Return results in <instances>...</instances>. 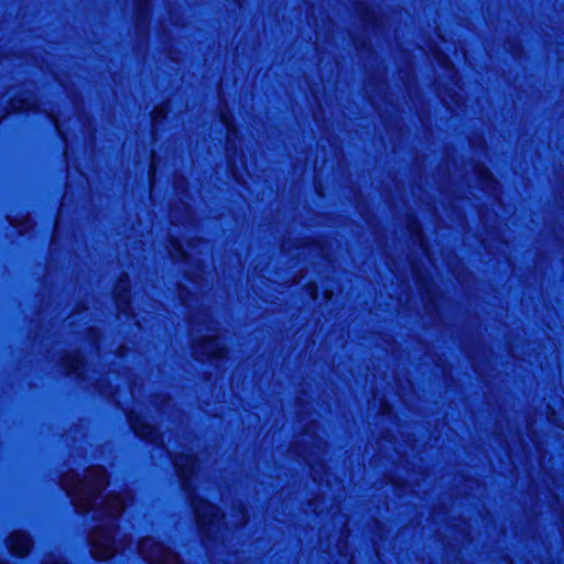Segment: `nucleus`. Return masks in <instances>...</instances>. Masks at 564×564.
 I'll return each instance as SVG.
<instances>
[{"label":"nucleus","instance_id":"1","mask_svg":"<svg viewBox=\"0 0 564 564\" xmlns=\"http://www.w3.org/2000/svg\"><path fill=\"white\" fill-rule=\"evenodd\" d=\"M107 484L106 470L99 466L88 468L84 478L73 471L62 477V488L72 498L75 508L83 513L91 510L97 495Z\"/></svg>","mask_w":564,"mask_h":564},{"label":"nucleus","instance_id":"2","mask_svg":"<svg viewBox=\"0 0 564 564\" xmlns=\"http://www.w3.org/2000/svg\"><path fill=\"white\" fill-rule=\"evenodd\" d=\"M90 543L95 558L108 560L122 547L126 536L119 538L117 528L112 523H105L93 532Z\"/></svg>","mask_w":564,"mask_h":564},{"label":"nucleus","instance_id":"3","mask_svg":"<svg viewBox=\"0 0 564 564\" xmlns=\"http://www.w3.org/2000/svg\"><path fill=\"white\" fill-rule=\"evenodd\" d=\"M191 503L203 534L208 535L213 530L217 531L223 519L218 508L194 496H191Z\"/></svg>","mask_w":564,"mask_h":564},{"label":"nucleus","instance_id":"4","mask_svg":"<svg viewBox=\"0 0 564 564\" xmlns=\"http://www.w3.org/2000/svg\"><path fill=\"white\" fill-rule=\"evenodd\" d=\"M139 552L151 564H182L178 557L152 536L140 541Z\"/></svg>","mask_w":564,"mask_h":564},{"label":"nucleus","instance_id":"5","mask_svg":"<svg viewBox=\"0 0 564 564\" xmlns=\"http://www.w3.org/2000/svg\"><path fill=\"white\" fill-rule=\"evenodd\" d=\"M225 348L218 339V335H207L195 340L194 354L197 358H219L224 355Z\"/></svg>","mask_w":564,"mask_h":564},{"label":"nucleus","instance_id":"6","mask_svg":"<svg viewBox=\"0 0 564 564\" xmlns=\"http://www.w3.org/2000/svg\"><path fill=\"white\" fill-rule=\"evenodd\" d=\"M184 490L191 492L187 480L194 475L196 459L189 454H178L173 459Z\"/></svg>","mask_w":564,"mask_h":564},{"label":"nucleus","instance_id":"7","mask_svg":"<svg viewBox=\"0 0 564 564\" xmlns=\"http://www.w3.org/2000/svg\"><path fill=\"white\" fill-rule=\"evenodd\" d=\"M31 546V540L28 534L15 531L13 532L8 540V547L11 553L18 556H24Z\"/></svg>","mask_w":564,"mask_h":564},{"label":"nucleus","instance_id":"8","mask_svg":"<svg viewBox=\"0 0 564 564\" xmlns=\"http://www.w3.org/2000/svg\"><path fill=\"white\" fill-rule=\"evenodd\" d=\"M124 507L126 505L123 499L120 496L111 494L107 496L98 512L110 518H117L121 514Z\"/></svg>","mask_w":564,"mask_h":564},{"label":"nucleus","instance_id":"9","mask_svg":"<svg viewBox=\"0 0 564 564\" xmlns=\"http://www.w3.org/2000/svg\"><path fill=\"white\" fill-rule=\"evenodd\" d=\"M129 423L135 434H138L141 437L148 438V440H154L156 436V430L153 425L145 422V420L130 415L129 416Z\"/></svg>","mask_w":564,"mask_h":564},{"label":"nucleus","instance_id":"10","mask_svg":"<svg viewBox=\"0 0 564 564\" xmlns=\"http://www.w3.org/2000/svg\"><path fill=\"white\" fill-rule=\"evenodd\" d=\"M35 106V99L33 95L29 94L25 97L15 99L11 102L12 111H21L26 109H32Z\"/></svg>","mask_w":564,"mask_h":564},{"label":"nucleus","instance_id":"11","mask_svg":"<svg viewBox=\"0 0 564 564\" xmlns=\"http://www.w3.org/2000/svg\"><path fill=\"white\" fill-rule=\"evenodd\" d=\"M171 256L174 260H186L189 257V253L183 249V246L180 242L173 241Z\"/></svg>","mask_w":564,"mask_h":564},{"label":"nucleus","instance_id":"12","mask_svg":"<svg viewBox=\"0 0 564 564\" xmlns=\"http://www.w3.org/2000/svg\"><path fill=\"white\" fill-rule=\"evenodd\" d=\"M79 364H80V357L78 356V354L72 355L65 360V367L67 368L68 371L78 370Z\"/></svg>","mask_w":564,"mask_h":564},{"label":"nucleus","instance_id":"13","mask_svg":"<svg viewBox=\"0 0 564 564\" xmlns=\"http://www.w3.org/2000/svg\"><path fill=\"white\" fill-rule=\"evenodd\" d=\"M166 115V111L163 107H156L153 111H152V119L154 122H158L160 119L164 118Z\"/></svg>","mask_w":564,"mask_h":564},{"label":"nucleus","instance_id":"14","mask_svg":"<svg viewBox=\"0 0 564 564\" xmlns=\"http://www.w3.org/2000/svg\"><path fill=\"white\" fill-rule=\"evenodd\" d=\"M221 120H223V122H224L225 127L227 128L228 133H230V132L232 131V126H231V123H230V121H229L228 117H227V116H225V115H223V116H221Z\"/></svg>","mask_w":564,"mask_h":564},{"label":"nucleus","instance_id":"15","mask_svg":"<svg viewBox=\"0 0 564 564\" xmlns=\"http://www.w3.org/2000/svg\"><path fill=\"white\" fill-rule=\"evenodd\" d=\"M44 564H66V563L61 560L51 558L47 562H45Z\"/></svg>","mask_w":564,"mask_h":564},{"label":"nucleus","instance_id":"16","mask_svg":"<svg viewBox=\"0 0 564 564\" xmlns=\"http://www.w3.org/2000/svg\"><path fill=\"white\" fill-rule=\"evenodd\" d=\"M0 564H7L6 562H0Z\"/></svg>","mask_w":564,"mask_h":564}]
</instances>
